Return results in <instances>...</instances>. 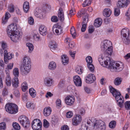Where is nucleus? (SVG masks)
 I'll list each match as a JSON object with an SVG mask.
<instances>
[{"label": "nucleus", "mask_w": 130, "mask_h": 130, "mask_svg": "<svg viewBox=\"0 0 130 130\" xmlns=\"http://www.w3.org/2000/svg\"><path fill=\"white\" fill-rule=\"evenodd\" d=\"M7 32L11 40L14 42H17L19 40L20 37V32L17 28L15 24H10L7 29Z\"/></svg>", "instance_id": "nucleus-1"}, {"label": "nucleus", "mask_w": 130, "mask_h": 130, "mask_svg": "<svg viewBox=\"0 0 130 130\" xmlns=\"http://www.w3.org/2000/svg\"><path fill=\"white\" fill-rule=\"evenodd\" d=\"M109 88L110 92L115 97L118 106L120 108H122L124 103V98L121 95L120 92L111 86H109Z\"/></svg>", "instance_id": "nucleus-2"}, {"label": "nucleus", "mask_w": 130, "mask_h": 130, "mask_svg": "<svg viewBox=\"0 0 130 130\" xmlns=\"http://www.w3.org/2000/svg\"><path fill=\"white\" fill-rule=\"evenodd\" d=\"M31 63L30 58L26 56L23 58L22 65L24 71L23 72L25 74H27L30 71L31 68Z\"/></svg>", "instance_id": "nucleus-3"}, {"label": "nucleus", "mask_w": 130, "mask_h": 130, "mask_svg": "<svg viewBox=\"0 0 130 130\" xmlns=\"http://www.w3.org/2000/svg\"><path fill=\"white\" fill-rule=\"evenodd\" d=\"M5 109L6 111L10 113L14 114L18 111V107L15 104L8 103L6 105Z\"/></svg>", "instance_id": "nucleus-4"}, {"label": "nucleus", "mask_w": 130, "mask_h": 130, "mask_svg": "<svg viewBox=\"0 0 130 130\" xmlns=\"http://www.w3.org/2000/svg\"><path fill=\"white\" fill-rule=\"evenodd\" d=\"M121 34L123 36L122 39L123 42L125 44H129L130 43L129 29L127 28L122 29L121 31Z\"/></svg>", "instance_id": "nucleus-5"}, {"label": "nucleus", "mask_w": 130, "mask_h": 130, "mask_svg": "<svg viewBox=\"0 0 130 130\" xmlns=\"http://www.w3.org/2000/svg\"><path fill=\"white\" fill-rule=\"evenodd\" d=\"M94 128L95 130H105L106 125L102 120H96L94 122Z\"/></svg>", "instance_id": "nucleus-6"}, {"label": "nucleus", "mask_w": 130, "mask_h": 130, "mask_svg": "<svg viewBox=\"0 0 130 130\" xmlns=\"http://www.w3.org/2000/svg\"><path fill=\"white\" fill-rule=\"evenodd\" d=\"M110 69L113 70L117 72H119L122 71L124 68L123 63L122 62L110 63L109 65Z\"/></svg>", "instance_id": "nucleus-7"}, {"label": "nucleus", "mask_w": 130, "mask_h": 130, "mask_svg": "<svg viewBox=\"0 0 130 130\" xmlns=\"http://www.w3.org/2000/svg\"><path fill=\"white\" fill-rule=\"evenodd\" d=\"M18 120L22 126L26 128H28L30 125V122L28 118L25 116H20Z\"/></svg>", "instance_id": "nucleus-8"}, {"label": "nucleus", "mask_w": 130, "mask_h": 130, "mask_svg": "<svg viewBox=\"0 0 130 130\" xmlns=\"http://www.w3.org/2000/svg\"><path fill=\"white\" fill-rule=\"evenodd\" d=\"M86 60L87 62V66L88 68L91 71L93 72L94 71V67L92 63V58L90 56L87 57Z\"/></svg>", "instance_id": "nucleus-9"}, {"label": "nucleus", "mask_w": 130, "mask_h": 130, "mask_svg": "<svg viewBox=\"0 0 130 130\" xmlns=\"http://www.w3.org/2000/svg\"><path fill=\"white\" fill-rule=\"evenodd\" d=\"M82 120L81 116L78 114L75 115L72 120V123L74 125L76 126L81 122Z\"/></svg>", "instance_id": "nucleus-10"}, {"label": "nucleus", "mask_w": 130, "mask_h": 130, "mask_svg": "<svg viewBox=\"0 0 130 130\" xmlns=\"http://www.w3.org/2000/svg\"><path fill=\"white\" fill-rule=\"evenodd\" d=\"M65 102L66 104L69 106L72 105L75 101L74 97L73 96L68 95L65 99Z\"/></svg>", "instance_id": "nucleus-11"}, {"label": "nucleus", "mask_w": 130, "mask_h": 130, "mask_svg": "<svg viewBox=\"0 0 130 130\" xmlns=\"http://www.w3.org/2000/svg\"><path fill=\"white\" fill-rule=\"evenodd\" d=\"M77 16L78 18H81L83 17V20L84 19H85L86 20L88 19V20L89 15L86 12L85 10L84 9H82L80 10V11L78 13Z\"/></svg>", "instance_id": "nucleus-12"}, {"label": "nucleus", "mask_w": 130, "mask_h": 130, "mask_svg": "<svg viewBox=\"0 0 130 130\" xmlns=\"http://www.w3.org/2000/svg\"><path fill=\"white\" fill-rule=\"evenodd\" d=\"M4 61L5 63L7 64L8 63V60L11 59L13 57V55L12 53H8L6 50L4 51Z\"/></svg>", "instance_id": "nucleus-13"}, {"label": "nucleus", "mask_w": 130, "mask_h": 130, "mask_svg": "<svg viewBox=\"0 0 130 130\" xmlns=\"http://www.w3.org/2000/svg\"><path fill=\"white\" fill-rule=\"evenodd\" d=\"M95 80L96 78L94 75L92 74H88L85 78V80L86 83L89 84L93 83Z\"/></svg>", "instance_id": "nucleus-14"}, {"label": "nucleus", "mask_w": 130, "mask_h": 130, "mask_svg": "<svg viewBox=\"0 0 130 130\" xmlns=\"http://www.w3.org/2000/svg\"><path fill=\"white\" fill-rule=\"evenodd\" d=\"M53 32L55 31L58 35L61 34L63 32L62 28L61 26L57 25H54L53 28Z\"/></svg>", "instance_id": "nucleus-15"}, {"label": "nucleus", "mask_w": 130, "mask_h": 130, "mask_svg": "<svg viewBox=\"0 0 130 130\" xmlns=\"http://www.w3.org/2000/svg\"><path fill=\"white\" fill-rule=\"evenodd\" d=\"M122 2L119 1L117 3L118 7L120 8L126 7L129 3V0H122Z\"/></svg>", "instance_id": "nucleus-16"}, {"label": "nucleus", "mask_w": 130, "mask_h": 130, "mask_svg": "<svg viewBox=\"0 0 130 130\" xmlns=\"http://www.w3.org/2000/svg\"><path fill=\"white\" fill-rule=\"evenodd\" d=\"M54 81L52 78L47 77L44 80V83L45 86L48 87L52 86L54 84Z\"/></svg>", "instance_id": "nucleus-17"}, {"label": "nucleus", "mask_w": 130, "mask_h": 130, "mask_svg": "<svg viewBox=\"0 0 130 130\" xmlns=\"http://www.w3.org/2000/svg\"><path fill=\"white\" fill-rule=\"evenodd\" d=\"M112 44L111 42L109 40H105L104 41L103 45L101 46L102 50L103 48L104 51L107 48L112 47Z\"/></svg>", "instance_id": "nucleus-18"}, {"label": "nucleus", "mask_w": 130, "mask_h": 130, "mask_svg": "<svg viewBox=\"0 0 130 130\" xmlns=\"http://www.w3.org/2000/svg\"><path fill=\"white\" fill-rule=\"evenodd\" d=\"M73 82L75 85L78 87L81 86L82 84L81 79L80 77L78 75L74 76L73 77Z\"/></svg>", "instance_id": "nucleus-19"}, {"label": "nucleus", "mask_w": 130, "mask_h": 130, "mask_svg": "<svg viewBox=\"0 0 130 130\" xmlns=\"http://www.w3.org/2000/svg\"><path fill=\"white\" fill-rule=\"evenodd\" d=\"M49 46L51 51L53 52V50H55L57 49V44L55 41H52L50 43Z\"/></svg>", "instance_id": "nucleus-20"}, {"label": "nucleus", "mask_w": 130, "mask_h": 130, "mask_svg": "<svg viewBox=\"0 0 130 130\" xmlns=\"http://www.w3.org/2000/svg\"><path fill=\"white\" fill-rule=\"evenodd\" d=\"M113 62L111 61V59L109 57H106V60H105L104 61V64H101L103 66L105 67H108L110 69L109 65L110 63H113Z\"/></svg>", "instance_id": "nucleus-21"}, {"label": "nucleus", "mask_w": 130, "mask_h": 130, "mask_svg": "<svg viewBox=\"0 0 130 130\" xmlns=\"http://www.w3.org/2000/svg\"><path fill=\"white\" fill-rule=\"evenodd\" d=\"M12 86L14 88H16L18 87L19 82L17 77H15L12 79Z\"/></svg>", "instance_id": "nucleus-22"}, {"label": "nucleus", "mask_w": 130, "mask_h": 130, "mask_svg": "<svg viewBox=\"0 0 130 130\" xmlns=\"http://www.w3.org/2000/svg\"><path fill=\"white\" fill-rule=\"evenodd\" d=\"M58 15L60 21H62L64 20V13L62 9L61 8H60L59 9Z\"/></svg>", "instance_id": "nucleus-23"}, {"label": "nucleus", "mask_w": 130, "mask_h": 130, "mask_svg": "<svg viewBox=\"0 0 130 130\" xmlns=\"http://www.w3.org/2000/svg\"><path fill=\"white\" fill-rule=\"evenodd\" d=\"M39 30L40 34L43 36L47 34L46 28L44 26L41 25L39 28Z\"/></svg>", "instance_id": "nucleus-24"}, {"label": "nucleus", "mask_w": 130, "mask_h": 130, "mask_svg": "<svg viewBox=\"0 0 130 130\" xmlns=\"http://www.w3.org/2000/svg\"><path fill=\"white\" fill-rule=\"evenodd\" d=\"M6 71V73L7 74V76L6 78L5 82L6 85L8 86H10L11 85V79L9 75V73H7Z\"/></svg>", "instance_id": "nucleus-25"}, {"label": "nucleus", "mask_w": 130, "mask_h": 130, "mask_svg": "<svg viewBox=\"0 0 130 130\" xmlns=\"http://www.w3.org/2000/svg\"><path fill=\"white\" fill-rule=\"evenodd\" d=\"M52 111L51 108L50 107L45 108L43 110V113L44 116H47L50 115Z\"/></svg>", "instance_id": "nucleus-26"}, {"label": "nucleus", "mask_w": 130, "mask_h": 130, "mask_svg": "<svg viewBox=\"0 0 130 130\" xmlns=\"http://www.w3.org/2000/svg\"><path fill=\"white\" fill-rule=\"evenodd\" d=\"M88 20L87 19H84L82 22V26L81 28V31L82 32L85 31L86 28L87 23L88 22Z\"/></svg>", "instance_id": "nucleus-27"}, {"label": "nucleus", "mask_w": 130, "mask_h": 130, "mask_svg": "<svg viewBox=\"0 0 130 130\" xmlns=\"http://www.w3.org/2000/svg\"><path fill=\"white\" fill-rule=\"evenodd\" d=\"M102 19L101 18L96 19L94 23V25L95 27H98L101 26L102 23Z\"/></svg>", "instance_id": "nucleus-28"}, {"label": "nucleus", "mask_w": 130, "mask_h": 130, "mask_svg": "<svg viewBox=\"0 0 130 130\" xmlns=\"http://www.w3.org/2000/svg\"><path fill=\"white\" fill-rule=\"evenodd\" d=\"M111 13V11L109 8H105L104 10L103 15L106 17H109Z\"/></svg>", "instance_id": "nucleus-29"}, {"label": "nucleus", "mask_w": 130, "mask_h": 130, "mask_svg": "<svg viewBox=\"0 0 130 130\" xmlns=\"http://www.w3.org/2000/svg\"><path fill=\"white\" fill-rule=\"evenodd\" d=\"M23 9L25 13H27L29 8V3L27 1L24 2L23 6Z\"/></svg>", "instance_id": "nucleus-30"}, {"label": "nucleus", "mask_w": 130, "mask_h": 130, "mask_svg": "<svg viewBox=\"0 0 130 130\" xmlns=\"http://www.w3.org/2000/svg\"><path fill=\"white\" fill-rule=\"evenodd\" d=\"M61 57L62 61L64 65L68 63L69 60L68 58L66 55H62Z\"/></svg>", "instance_id": "nucleus-31"}, {"label": "nucleus", "mask_w": 130, "mask_h": 130, "mask_svg": "<svg viewBox=\"0 0 130 130\" xmlns=\"http://www.w3.org/2000/svg\"><path fill=\"white\" fill-rule=\"evenodd\" d=\"M56 66L55 63L54 62L52 61L50 63L48 68L49 69L51 70H53L55 69Z\"/></svg>", "instance_id": "nucleus-32"}, {"label": "nucleus", "mask_w": 130, "mask_h": 130, "mask_svg": "<svg viewBox=\"0 0 130 130\" xmlns=\"http://www.w3.org/2000/svg\"><path fill=\"white\" fill-rule=\"evenodd\" d=\"M105 54L106 55V57H108V55H111L112 53V47L109 48H107V49H105Z\"/></svg>", "instance_id": "nucleus-33"}, {"label": "nucleus", "mask_w": 130, "mask_h": 130, "mask_svg": "<svg viewBox=\"0 0 130 130\" xmlns=\"http://www.w3.org/2000/svg\"><path fill=\"white\" fill-rule=\"evenodd\" d=\"M29 93L32 98H34L36 97V91L33 88H31L29 89Z\"/></svg>", "instance_id": "nucleus-34"}, {"label": "nucleus", "mask_w": 130, "mask_h": 130, "mask_svg": "<svg viewBox=\"0 0 130 130\" xmlns=\"http://www.w3.org/2000/svg\"><path fill=\"white\" fill-rule=\"evenodd\" d=\"M75 71L78 74H81L83 71V67L79 66H77L75 69Z\"/></svg>", "instance_id": "nucleus-35"}, {"label": "nucleus", "mask_w": 130, "mask_h": 130, "mask_svg": "<svg viewBox=\"0 0 130 130\" xmlns=\"http://www.w3.org/2000/svg\"><path fill=\"white\" fill-rule=\"evenodd\" d=\"M21 88L22 90L24 92L25 91L28 89V85L26 82H24L22 84Z\"/></svg>", "instance_id": "nucleus-36"}, {"label": "nucleus", "mask_w": 130, "mask_h": 130, "mask_svg": "<svg viewBox=\"0 0 130 130\" xmlns=\"http://www.w3.org/2000/svg\"><path fill=\"white\" fill-rule=\"evenodd\" d=\"M26 46L28 47V52L31 53L34 50V46L33 45L30 43H28L26 44Z\"/></svg>", "instance_id": "nucleus-37"}, {"label": "nucleus", "mask_w": 130, "mask_h": 130, "mask_svg": "<svg viewBox=\"0 0 130 130\" xmlns=\"http://www.w3.org/2000/svg\"><path fill=\"white\" fill-rule=\"evenodd\" d=\"M40 120L39 119H34L32 122V126L33 125H38L39 127V125H41L42 123L41 122H39Z\"/></svg>", "instance_id": "nucleus-38"}, {"label": "nucleus", "mask_w": 130, "mask_h": 130, "mask_svg": "<svg viewBox=\"0 0 130 130\" xmlns=\"http://www.w3.org/2000/svg\"><path fill=\"white\" fill-rule=\"evenodd\" d=\"M122 81V79L121 78L119 77H117L115 79L114 81V84L116 86L119 85L120 84Z\"/></svg>", "instance_id": "nucleus-39"}, {"label": "nucleus", "mask_w": 130, "mask_h": 130, "mask_svg": "<svg viewBox=\"0 0 130 130\" xmlns=\"http://www.w3.org/2000/svg\"><path fill=\"white\" fill-rule=\"evenodd\" d=\"M70 32L72 37L73 38H75L76 37V34L75 29L74 27H71V29Z\"/></svg>", "instance_id": "nucleus-40"}, {"label": "nucleus", "mask_w": 130, "mask_h": 130, "mask_svg": "<svg viewBox=\"0 0 130 130\" xmlns=\"http://www.w3.org/2000/svg\"><path fill=\"white\" fill-rule=\"evenodd\" d=\"M92 1V0H86L83 4V6L86 7L89 6L91 4Z\"/></svg>", "instance_id": "nucleus-41"}, {"label": "nucleus", "mask_w": 130, "mask_h": 130, "mask_svg": "<svg viewBox=\"0 0 130 130\" xmlns=\"http://www.w3.org/2000/svg\"><path fill=\"white\" fill-rule=\"evenodd\" d=\"M12 125L14 128L15 130H19L20 129V126L17 123L13 122L12 124Z\"/></svg>", "instance_id": "nucleus-42"}, {"label": "nucleus", "mask_w": 130, "mask_h": 130, "mask_svg": "<svg viewBox=\"0 0 130 130\" xmlns=\"http://www.w3.org/2000/svg\"><path fill=\"white\" fill-rule=\"evenodd\" d=\"M116 125V122L115 121H111L109 124V127L111 128H113L115 127Z\"/></svg>", "instance_id": "nucleus-43"}, {"label": "nucleus", "mask_w": 130, "mask_h": 130, "mask_svg": "<svg viewBox=\"0 0 130 130\" xmlns=\"http://www.w3.org/2000/svg\"><path fill=\"white\" fill-rule=\"evenodd\" d=\"M13 73L15 77H17L19 76V71L18 69L17 68H15L13 70Z\"/></svg>", "instance_id": "nucleus-44"}, {"label": "nucleus", "mask_w": 130, "mask_h": 130, "mask_svg": "<svg viewBox=\"0 0 130 130\" xmlns=\"http://www.w3.org/2000/svg\"><path fill=\"white\" fill-rule=\"evenodd\" d=\"M50 126L49 122L45 119L43 120V126L45 128H48Z\"/></svg>", "instance_id": "nucleus-45"}, {"label": "nucleus", "mask_w": 130, "mask_h": 130, "mask_svg": "<svg viewBox=\"0 0 130 130\" xmlns=\"http://www.w3.org/2000/svg\"><path fill=\"white\" fill-rule=\"evenodd\" d=\"M125 107L127 110H128L130 109V101H127L125 102Z\"/></svg>", "instance_id": "nucleus-46"}, {"label": "nucleus", "mask_w": 130, "mask_h": 130, "mask_svg": "<svg viewBox=\"0 0 130 130\" xmlns=\"http://www.w3.org/2000/svg\"><path fill=\"white\" fill-rule=\"evenodd\" d=\"M42 125H39V126L38 127V125H33L32 126V127L34 130H41V129Z\"/></svg>", "instance_id": "nucleus-47"}, {"label": "nucleus", "mask_w": 130, "mask_h": 130, "mask_svg": "<svg viewBox=\"0 0 130 130\" xmlns=\"http://www.w3.org/2000/svg\"><path fill=\"white\" fill-rule=\"evenodd\" d=\"M6 128V124L5 122L0 123V129L1 130H4Z\"/></svg>", "instance_id": "nucleus-48"}, {"label": "nucleus", "mask_w": 130, "mask_h": 130, "mask_svg": "<svg viewBox=\"0 0 130 130\" xmlns=\"http://www.w3.org/2000/svg\"><path fill=\"white\" fill-rule=\"evenodd\" d=\"M13 63H9L8 64L7 68H6V72L9 73V69H11L13 66Z\"/></svg>", "instance_id": "nucleus-49"}, {"label": "nucleus", "mask_w": 130, "mask_h": 130, "mask_svg": "<svg viewBox=\"0 0 130 130\" xmlns=\"http://www.w3.org/2000/svg\"><path fill=\"white\" fill-rule=\"evenodd\" d=\"M26 106L27 108L32 109L34 107V105L32 103L28 102L26 103Z\"/></svg>", "instance_id": "nucleus-50"}, {"label": "nucleus", "mask_w": 130, "mask_h": 130, "mask_svg": "<svg viewBox=\"0 0 130 130\" xmlns=\"http://www.w3.org/2000/svg\"><path fill=\"white\" fill-rule=\"evenodd\" d=\"M120 14V11L119 9L118 8H115L114 9V15L115 16H118Z\"/></svg>", "instance_id": "nucleus-51"}, {"label": "nucleus", "mask_w": 130, "mask_h": 130, "mask_svg": "<svg viewBox=\"0 0 130 130\" xmlns=\"http://www.w3.org/2000/svg\"><path fill=\"white\" fill-rule=\"evenodd\" d=\"M33 37L34 39L36 41H39L40 40V37L38 34H34Z\"/></svg>", "instance_id": "nucleus-52"}, {"label": "nucleus", "mask_w": 130, "mask_h": 130, "mask_svg": "<svg viewBox=\"0 0 130 130\" xmlns=\"http://www.w3.org/2000/svg\"><path fill=\"white\" fill-rule=\"evenodd\" d=\"M28 23L30 25H33L34 24V20L32 17H30L28 19Z\"/></svg>", "instance_id": "nucleus-53"}, {"label": "nucleus", "mask_w": 130, "mask_h": 130, "mask_svg": "<svg viewBox=\"0 0 130 130\" xmlns=\"http://www.w3.org/2000/svg\"><path fill=\"white\" fill-rule=\"evenodd\" d=\"M51 20L52 22H56L58 21V20L57 16L54 15L51 17Z\"/></svg>", "instance_id": "nucleus-54"}, {"label": "nucleus", "mask_w": 130, "mask_h": 130, "mask_svg": "<svg viewBox=\"0 0 130 130\" xmlns=\"http://www.w3.org/2000/svg\"><path fill=\"white\" fill-rule=\"evenodd\" d=\"M75 14V10L74 8H72L70 10L69 15L71 17Z\"/></svg>", "instance_id": "nucleus-55"}, {"label": "nucleus", "mask_w": 130, "mask_h": 130, "mask_svg": "<svg viewBox=\"0 0 130 130\" xmlns=\"http://www.w3.org/2000/svg\"><path fill=\"white\" fill-rule=\"evenodd\" d=\"M34 14L35 16L37 18H41L43 17L42 13H39L36 11L35 12Z\"/></svg>", "instance_id": "nucleus-56"}, {"label": "nucleus", "mask_w": 130, "mask_h": 130, "mask_svg": "<svg viewBox=\"0 0 130 130\" xmlns=\"http://www.w3.org/2000/svg\"><path fill=\"white\" fill-rule=\"evenodd\" d=\"M8 92L7 89L4 88L3 90L2 95L4 96H6L8 95Z\"/></svg>", "instance_id": "nucleus-57"}, {"label": "nucleus", "mask_w": 130, "mask_h": 130, "mask_svg": "<svg viewBox=\"0 0 130 130\" xmlns=\"http://www.w3.org/2000/svg\"><path fill=\"white\" fill-rule=\"evenodd\" d=\"M73 114V112L72 111H69L66 113V117L68 118H70L72 117Z\"/></svg>", "instance_id": "nucleus-58"}, {"label": "nucleus", "mask_w": 130, "mask_h": 130, "mask_svg": "<svg viewBox=\"0 0 130 130\" xmlns=\"http://www.w3.org/2000/svg\"><path fill=\"white\" fill-rule=\"evenodd\" d=\"M88 30L89 33H92L94 30V27L93 26H90Z\"/></svg>", "instance_id": "nucleus-59"}, {"label": "nucleus", "mask_w": 130, "mask_h": 130, "mask_svg": "<svg viewBox=\"0 0 130 130\" xmlns=\"http://www.w3.org/2000/svg\"><path fill=\"white\" fill-rule=\"evenodd\" d=\"M56 104L57 106L59 107H61V101L59 99H58L56 100Z\"/></svg>", "instance_id": "nucleus-60"}, {"label": "nucleus", "mask_w": 130, "mask_h": 130, "mask_svg": "<svg viewBox=\"0 0 130 130\" xmlns=\"http://www.w3.org/2000/svg\"><path fill=\"white\" fill-rule=\"evenodd\" d=\"M76 53V52L74 51L72 52L71 51H69V54L70 56L74 59L75 56V55Z\"/></svg>", "instance_id": "nucleus-61"}, {"label": "nucleus", "mask_w": 130, "mask_h": 130, "mask_svg": "<svg viewBox=\"0 0 130 130\" xmlns=\"http://www.w3.org/2000/svg\"><path fill=\"white\" fill-rule=\"evenodd\" d=\"M61 130H69V128L67 125H64L61 127Z\"/></svg>", "instance_id": "nucleus-62"}, {"label": "nucleus", "mask_w": 130, "mask_h": 130, "mask_svg": "<svg viewBox=\"0 0 130 130\" xmlns=\"http://www.w3.org/2000/svg\"><path fill=\"white\" fill-rule=\"evenodd\" d=\"M53 94L50 92H48L46 93L45 96L46 98H48L49 97H51L53 96Z\"/></svg>", "instance_id": "nucleus-63"}, {"label": "nucleus", "mask_w": 130, "mask_h": 130, "mask_svg": "<svg viewBox=\"0 0 130 130\" xmlns=\"http://www.w3.org/2000/svg\"><path fill=\"white\" fill-rule=\"evenodd\" d=\"M14 94L16 97H18L20 95V93L19 91L17 90L14 89Z\"/></svg>", "instance_id": "nucleus-64"}]
</instances>
